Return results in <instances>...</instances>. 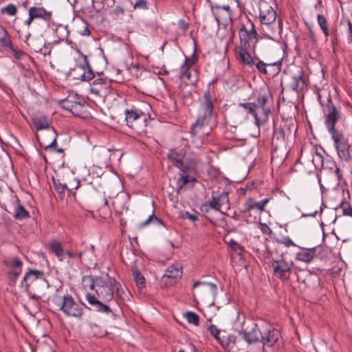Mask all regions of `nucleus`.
I'll return each mask as SVG.
<instances>
[{
    "mask_svg": "<svg viewBox=\"0 0 352 352\" xmlns=\"http://www.w3.org/2000/svg\"><path fill=\"white\" fill-rule=\"evenodd\" d=\"M214 105L212 101V95L209 90L204 94V102L201 104V113L197 121L190 129V134L192 138L197 136L202 138L207 136L211 132V127L208 126Z\"/></svg>",
    "mask_w": 352,
    "mask_h": 352,
    "instance_id": "1",
    "label": "nucleus"
},
{
    "mask_svg": "<svg viewBox=\"0 0 352 352\" xmlns=\"http://www.w3.org/2000/svg\"><path fill=\"white\" fill-rule=\"evenodd\" d=\"M276 13L268 3L260 4L259 19L261 23V33L265 37L276 41L280 34L282 26L280 23L276 24Z\"/></svg>",
    "mask_w": 352,
    "mask_h": 352,
    "instance_id": "2",
    "label": "nucleus"
},
{
    "mask_svg": "<svg viewBox=\"0 0 352 352\" xmlns=\"http://www.w3.org/2000/svg\"><path fill=\"white\" fill-rule=\"evenodd\" d=\"M55 307L67 316L80 318L83 315V308L69 294L63 297L54 296L52 299Z\"/></svg>",
    "mask_w": 352,
    "mask_h": 352,
    "instance_id": "3",
    "label": "nucleus"
},
{
    "mask_svg": "<svg viewBox=\"0 0 352 352\" xmlns=\"http://www.w3.org/2000/svg\"><path fill=\"white\" fill-rule=\"evenodd\" d=\"M45 285H48V283L45 278V274L43 271L38 270L29 269L21 282V287L25 288V292L39 291Z\"/></svg>",
    "mask_w": 352,
    "mask_h": 352,
    "instance_id": "4",
    "label": "nucleus"
},
{
    "mask_svg": "<svg viewBox=\"0 0 352 352\" xmlns=\"http://www.w3.org/2000/svg\"><path fill=\"white\" fill-rule=\"evenodd\" d=\"M296 131L294 124L285 122L280 123L274 122V133L272 138V144L275 149L285 146L286 140L292 136L293 132Z\"/></svg>",
    "mask_w": 352,
    "mask_h": 352,
    "instance_id": "5",
    "label": "nucleus"
},
{
    "mask_svg": "<svg viewBox=\"0 0 352 352\" xmlns=\"http://www.w3.org/2000/svg\"><path fill=\"white\" fill-rule=\"evenodd\" d=\"M84 280L89 283V288L95 289L97 298L103 302H110L114 298L113 290L107 285L105 280L101 277L87 276Z\"/></svg>",
    "mask_w": 352,
    "mask_h": 352,
    "instance_id": "6",
    "label": "nucleus"
},
{
    "mask_svg": "<svg viewBox=\"0 0 352 352\" xmlns=\"http://www.w3.org/2000/svg\"><path fill=\"white\" fill-rule=\"evenodd\" d=\"M125 120L126 124L133 129L137 133H142L145 131L142 126L139 124L142 122H146L148 113H145L142 110L133 107L131 109L125 110Z\"/></svg>",
    "mask_w": 352,
    "mask_h": 352,
    "instance_id": "7",
    "label": "nucleus"
},
{
    "mask_svg": "<svg viewBox=\"0 0 352 352\" xmlns=\"http://www.w3.org/2000/svg\"><path fill=\"white\" fill-rule=\"evenodd\" d=\"M338 156L341 161L348 162L351 158V145L342 132L331 135Z\"/></svg>",
    "mask_w": 352,
    "mask_h": 352,
    "instance_id": "8",
    "label": "nucleus"
},
{
    "mask_svg": "<svg viewBox=\"0 0 352 352\" xmlns=\"http://www.w3.org/2000/svg\"><path fill=\"white\" fill-rule=\"evenodd\" d=\"M272 267L275 277L282 281H286L289 279L292 271L293 263L286 261L283 255H281L280 258L277 259L272 258Z\"/></svg>",
    "mask_w": 352,
    "mask_h": 352,
    "instance_id": "9",
    "label": "nucleus"
},
{
    "mask_svg": "<svg viewBox=\"0 0 352 352\" xmlns=\"http://www.w3.org/2000/svg\"><path fill=\"white\" fill-rule=\"evenodd\" d=\"M325 125L331 135L342 132L336 128V124L341 118L340 111L335 107L331 100H328L326 106Z\"/></svg>",
    "mask_w": 352,
    "mask_h": 352,
    "instance_id": "10",
    "label": "nucleus"
},
{
    "mask_svg": "<svg viewBox=\"0 0 352 352\" xmlns=\"http://www.w3.org/2000/svg\"><path fill=\"white\" fill-rule=\"evenodd\" d=\"M236 113L240 116H243L244 119H248V116L251 114L255 119L256 124L259 126L266 122V115L263 116L258 109V105L253 102H245L239 104V109Z\"/></svg>",
    "mask_w": 352,
    "mask_h": 352,
    "instance_id": "11",
    "label": "nucleus"
},
{
    "mask_svg": "<svg viewBox=\"0 0 352 352\" xmlns=\"http://www.w3.org/2000/svg\"><path fill=\"white\" fill-rule=\"evenodd\" d=\"M182 267L178 263L168 267L161 278L160 283L165 287L174 285L182 277Z\"/></svg>",
    "mask_w": 352,
    "mask_h": 352,
    "instance_id": "12",
    "label": "nucleus"
},
{
    "mask_svg": "<svg viewBox=\"0 0 352 352\" xmlns=\"http://www.w3.org/2000/svg\"><path fill=\"white\" fill-rule=\"evenodd\" d=\"M3 264L8 267L6 272L7 283L10 287L16 285L19 276L21 274L23 262L18 257H14L11 261H4Z\"/></svg>",
    "mask_w": 352,
    "mask_h": 352,
    "instance_id": "13",
    "label": "nucleus"
},
{
    "mask_svg": "<svg viewBox=\"0 0 352 352\" xmlns=\"http://www.w3.org/2000/svg\"><path fill=\"white\" fill-rule=\"evenodd\" d=\"M261 342L267 346H273L277 344L279 346L282 342L280 341V333L278 329L271 327L270 324L261 326Z\"/></svg>",
    "mask_w": 352,
    "mask_h": 352,
    "instance_id": "14",
    "label": "nucleus"
},
{
    "mask_svg": "<svg viewBox=\"0 0 352 352\" xmlns=\"http://www.w3.org/2000/svg\"><path fill=\"white\" fill-rule=\"evenodd\" d=\"M239 36L240 38V45L238 47H245V48H251L250 41L255 39L253 45V50H254L255 44L257 42L258 34L255 30L254 25L251 23V28L248 30L244 24H241L239 28Z\"/></svg>",
    "mask_w": 352,
    "mask_h": 352,
    "instance_id": "15",
    "label": "nucleus"
},
{
    "mask_svg": "<svg viewBox=\"0 0 352 352\" xmlns=\"http://www.w3.org/2000/svg\"><path fill=\"white\" fill-rule=\"evenodd\" d=\"M70 75L73 76L75 79L83 81H89L94 78V73L91 69L86 56H85V63L76 65L70 71Z\"/></svg>",
    "mask_w": 352,
    "mask_h": 352,
    "instance_id": "16",
    "label": "nucleus"
},
{
    "mask_svg": "<svg viewBox=\"0 0 352 352\" xmlns=\"http://www.w3.org/2000/svg\"><path fill=\"white\" fill-rule=\"evenodd\" d=\"M198 286H200V288L196 291V293L201 298H206L209 296H214L217 294V287L214 283L196 281L194 283L192 288L194 289Z\"/></svg>",
    "mask_w": 352,
    "mask_h": 352,
    "instance_id": "17",
    "label": "nucleus"
},
{
    "mask_svg": "<svg viewBox=\"0 0 352 352\" xmlns=\"http://www.w3.org/2000/svg\"><path fill=\"white\" fill-rule=\"evenodd\" d=\"M250 48H245V47H237L236 48V55L237 60L243 65L253 68L254 66L256 57H252L248 50Z\"/></svg>",
    "mask_w": 352,
    "mask_h": 352,
    "instance_id": "18",
    "label": "nucleus"
},
{
    "mask_svg": "<svg viewBox=\"0 0 352 352\" xmlns=\"http://www.w3.org/2000/svg\"><path fill=\"white\" fill-rule=\"evenodd\" d=\"M56 135L55 131L48 129L46 132L41 135V139L37 137L41 146L43 147L45 150L53 148L56 145Z\"/></svg>",
    "mask_w": 352,
    "mask_h": 352,
    "instance_id": "19",
    "label": "nucleus"
},
{
    "mask_svg": "<svg viewBox=\"0 0 352 352\" xmlns=\"http://www.w3.org/2000/svg\"><path fill=\"white\" fill-rule=\"evenodd\" d=\"M109 86V81L105 78H98L92 82L89 90L91 94L100 96L106 93V90Z\"/></svg>",
    "mask_w": 352,
    "mask_h": 352,
    "instance_id": "20",
    "label": "nucleus"
},
{
    "mask_svg": "<svg viewBox=\"0 0 352 352\" xmlns=\"http://www.w3.org/2000/svg\"><path fill=\"white\" fill-rule=\"evenodd\" d=\"M261 327H258L257 324H255L254 327L252 328L250 331L241 330L239 332V335H241L243 339L248 344L261 341Z\"/></svg>",
    "mask_w": 352,
    "mask_h": 352,
    "instance_id": "21",
    "label": "nucleus"
},
{
    "mask_svg": "<svg viewBox=\"0 0 352 352\" xmlns=\"http://www.w3.org/2000/svg\"><path fill=\"white\" fill-rule=\"evenodd\" d=\"M270 198H265L260 201H255L253 199L249 198L243 205V212H250L252 210H257L260 213L264 211L265 205L269 202Z\"/></svg>",
    "mask_w": 352,
    "mask_h": 352,
    "instance_id": "22",
    "label": "nucleus"
},
{
    "mask_svg": "<svg viewBox=\"0 0 352 352\" xmlns=\"http://www.w3.org/2000/svg\"><path fill=\"white\" fill-rule=\"evenodd\" d=\"M86 300L90 305L94 306L96 310L98 311L107 314H110L112 311L110 307L106 304L107 302H103L102 300L97 298L94 295L87 293L86 294Z\"/></svg>",
    "mask_w": 352,
    "mask_h": 352,
    "instance_id": "23",
    "label": "nucleus"
},
{
    "mask_svg": "<svg viewBox=\"0 0 352 352\" xmlns=\"http://www.w3.org/2000/svg\"><path fill=\"white\" fill-rule=\"evenodd\" d=\"M186 154V152L183 148H171L167 154V158L175 167L181 166Z\"/></svg>",
    "mask_w": 352,
    "mask_h": 352,
    "instance_id": "24",
    "label": "nucleus"
},
{
    "mask_svg": "<svg viewBox=\"0 0 352 352\" xmlns=\"http://www.w3.org/2000/svg\"><path fill=\"white\" fill-rule=\"evenodd\" d=\"M28 14L31 15V18L42 19L45 21L50 23L52 21V12L47 11L43 7H30L28 10Z\"/></svg>",
    "mask_w": 352,
    "mask_h": 352,
    "instance_id": "25",
    "label": "nucleus"
},
{
    "mask_svg": "<svg viewBox=\"0 0 352 352\" xmlns=\"http://www.w3.org/2000/svg\"><path fill=\"white\" fill-rule=\"evenodd\" d=\"M307 86L306 79L303 71H300L299 74L294 76L290 82V87L296 93H299Z\"/></svg>",
    "mask_w": 352,
    "mask_h": 352,
    "instance_id": "26",
    "label": "nucleus"
},
{
    "mask_svg": "<svg viewBox=\"0 0 352 352\" xmlns=\"http://www.w3.org/2000/svg\"><path fill=\"white\" fill-rule=\"evenodd\" d=\"M84 245H85V243H81L79 245L76 246L75 252L68 250L65 254H66L70 258L78 257L80 260L82 259V256L86 254L87 252L93 254L94 252V247L93 245H86L85 249L82 250V248Z\"/></svg>",
    "mask_w": 352,
    "mask_h": 352,
    "instance_id": "27",
    "label": "nucleus"
},
{
    "mask_svg": "<svg viewBox=\"0 0 352 352\" xmlns=\"http://www.w3.org/2000/svg\"><path fill=\"white\" fill-rule=\"evenodd\" d=\"M196 182L197 178L195 176L179 174V177L176 182L175 191L177 194L181 193L184 189V186L188 183Z\"/></svg>",
    "mask_w": 352,
    "mask_h": 352,
    "instance_id": "28",
    "label": "nucleus"
},
{
    "mask_svg": "<svg viewBox=\"0 0 352 352\" xmlns=\"http://www.w3.org/2000/svg\"><path fill=\"white\" fill-rule=\"evenodd\" d=\"M322 168L324 170H327L332 173L337 182L340 181L342 177L341 170L333 160H327L325 162H322Z\"/></svg>",
    "mask_w": 352,
    "mask_h": 352,
    "instance_id": "29",
    "label": "nucleus"
},
{
    "mask_svg": "<svg viewBox=\"0 0 352 352\" xmlns=\"http://www.w3.org/2000/svg\"><path fill=\"white\" fill-rule=\"evenodd\" d=\"M316 248H303L296 254V259L305 263H310L316 255Z\"/></svg>",
    "mask_w": 352,
    "mask_h": 352,
    "instance_id": "30",
    "label": "nucleus"
},
{
    "mask_svg": "<svg viewBox=\"0 0 352 352\" xmlns=\"http://www.w3.org/2000/svg\"><path fill=\"white\" fill-rule=\"evenodd\" d=\"M179 169V174L182 175H188L192 176L197 175V170L196 168V164L193 162H184L182 163L181 166H177Z\"/></svg>",
    "mask_w": 352,
    "mask_h": 352,
    "instance_id": "31",
    "label": "nucleus"
},
{
    "mask_svg": "<svg viewBox=\"0 0 352 352\" xmlns=\"http://www.w3.org/2000/svg\"><path fill=\"white\" fill-rule=\"evenodd\" d=\"M53 184L55 190L58 193L59 197L60 199H63L65 192H67L68 195H70V194L73 193L72 188L69 187L68 184L63 183L60 181V179H55L53 178Z\"/></svg>",
    "mask_w": 352,
    "mask_h": 352,
    "instance_id": "32",
    "label": "nucleus"
},
{
    "mask_svg": "<svg viewBox=\"0 0 352 352\" xmlns=\"http://www.w3.org/2000/svg\"><path fill=\"white\" fill-rule=\"evenodd\" d=\"M76 103H75V105L72 109L71 113H72L74 116L83 118L85 117L86 114V109L87 107L85 105V101L82 98H78Z\"/></svg>",
    "mask_w": 352,
    "mask_h": 352,
    "instance_id": "33",
    "label": "nucleus"
},
{
    "mask_svg": "<svg viewBox=\"0 0 352 352\" xmlns=\"http://www.w3.org/2000/svg\"><path fill=\"white\" fill-rule=\"evenodd\" d=\"M268 100V96L267 95H258L257 98V104L256 105H258V109L261 113L263 116H265L266 114V121L268 119V114L270 112V110L265 108V104L267 102Z\"/></svg>",
    "mask_w": 352,
    "mask_h": 352,
    "instance_id": "34",
    "label": "nucleus"
},
{
    "mask_svg": "<svg viewBox=\"0 0 352 352\" xmlns=\"http://www.w3.org/2000/svg\"><path fill=\"white\" fill-rule=\"evenodd\" d=\"M50 249L58 257L59 261H63L65 252L63 245L59 241H52L50 244Z\"/></svg>",
    "mask_w": 352,
    "mask_h": 352,
    "instance_id": "35",
    "label": "nucleus"
},
{
    "mask_svg": "<svg viewBox=\"0 0 352 352\" xmlns=\"http://www.w3.org/2000/svg\"><path fill=\"white\" fill-rule=\"evenodd\" d=\"M78 100L77 95H69L67 98L60 100V104L63 109L71 112Z\"/></svg>",
    "mask_w": 352,
    "mask_h": 352,
    "instance_id": "36",
    "label": "nucleus"
},
{
    "mask_svg": "<svg viewBox=\"0 0 352 352\" xmlns=\"http://www.w3.org/2000/svg\"><path fill=\"white\" fill-rule=\"evenodd\" d=\"M131 272L134 280L138 288H144L146 286V280L143 275L141 274V272L135 266L131 267Z\"/></svg>",
    "mask_w": 352,
    "mask_h": 352,
    "instance_id": "37",
    "label": "nucleus"
},
{
    "mask_svg": "<svg viewBox=\"0 0 352 352\" xmlns=\"http://www.w3.org/2000/svg\"><path fill=\"white\" fill-rule=\"evenodd\" d=\"M282 63L280 60L267 63V74L266 75L274 76L278 74L281 70Z\"/></svg>",
    "mask_w": 352,
    "mask_h": 352,
    "instance_id": "38",
    "label": "nucleus"
},
{
    "mask_svg": "<svg viewBox=\"0 0 352 352\" xmlns=\"http://www.w3.org/2000/svg\"><path fill=\"white\" fill-rule=\"evenodd\" d=\"M29 217V212L21 204H19L14 210V217L16 219L21 220L28 219Z\"/></svg>",
    "mask_w": 352,
    "mask_h": 352,
    "instance_id": "39",
    "label": "nucleus"
},
{
    "mask_svg": "<svg viewBox=\"0 0 352 352\" xmlns=\"http://www.w3.org/2000/svg\"><path fill=\"white\" fill-rule=\"evenodd\" d=\"M33 124L36 130L49 128V122L45 117L35 118L33 120Z\"/></svg>",
    "mask_w": 352,
    "mask_h": 352,
    "instance_id": "40",
    "label": "nucleus"
},
{
    "mask_svg": "<svg viewBox=\"0 0 352 352\" xmlns=\"http://www.w3.org/2000/svg\"><path fill=\"white\" fill-rule=\"evenodd\" d=\"M337 209H340L343 215L352 217V207L349 201L342 200Z\"/></svg>",
    "mask_w": 352,
    "mask_h": 352,
    "instance_id": "41",
    "label": "nucleus"
},
{
    "mask_svg": "<svg viewBox=\"0 0 352 352\" xmlns=\"http://www.w3.org/2000/svg\"><path fill=\"white\" fill-rule=\"evenodd\" d=\"M317 21L324 34L327 38L329 35V31L326 18L322 14H318Z\"/></svg>",
    "mask_w": 352,
    "mask_h": 352,
    "instance_id": "42",
    "label": "nucleus"
},
{
    "mask_svg": "<svg viewBox=\"0 0 352 352\" xmlns=\"http://www.w3.org/2000/svg\"><path fill=\"white\" fill-rule=\"evenodd\" d=\"M236 341V338L234 335H228L226 338L223 336V339L220 342V344L223 348H227L229 345L232 344L235 345Z\"/></svg>",
    "mask_w": 352,
    "mask_h": 352,
    "instance_id": "43",
    "label": "nucleus"
},
{
    "mask_svg": "<svg viewBox=\"0 0 352 352\" xmlns=\"http://www.w3.org/2000/svg\"><path fill=\"white\" fill-rule=\"evenodd\" d=\"M184 316L189 323L193 324L196 326L199 325V317L195 313L192 311H187L186 313H185Z\"/></svg>",
    "mask_w": 352,
    "mask_h": 352,
    "instance_id": "44",
    "label": "nucleus"
},
{
    "mask_svg": "<svg viewBox=\"0 0 352 352\" xmlns=\"http://www.w3.org/2000/svg\"><path fill=\"white\" fill-rule=\"evenodd\" d=\"M17 12V8L15 5L10 3L1 9V13H6L9 16H14Z\"/></svg>",
    "mask_w": 352,
    "mask_h": 352,
    "instance_id": "45",
    "label": "nucleus"
},
{
    "mask_svg": "<svg viewBox=\"0 0 352 352\" xmlns=\"http://www.w3.org/2000/svg\"><path fill=\"white\" fill-rule=\"evenodd\" d=\"M208 330L210 334L217 340L220 344L221 340L223 339V336H220L221 331L214 324L210 325Z\"/></svg>",
    "mask_w": 352,
    "mask_h": 352,
    "instance_id": "46",
    "label": "nucleus"
},
{
    "mask_svg": "<svg viewBox=\"0 0 352 352\" xmlns=\"http://www.w3.org/2000/svg\"><path fill=\"white\" fill-rule=\"evenodd\" d=\"M275 241L276 243L283 245L287 248L296 245L293 241L289 236H284L281 238L276 237Z\"/></svg>",
    "mask_w": 352,
    "mask_h": 352,
    "instance_id": "47",
    "label": "nucleus"
},
{
    "mask_svg": "<svg viewBox=\"0 0 352 352\" xmlns=\"http://www.w3.org/2000/svg\"><path fill=\"white\" fill-rule=\"evenodd\" d=\"M151 221L156 222L159 225H162L163 224V222H162V219H160V218L157 217L155 215L154 212H153L152 214L150 215L146 220H145L144 221H143L142 223H140V227H141V228L145 227L147 225H148L149 223L151 222Z\"/></svg>",
    "mask_w": 352,
    "mask_h": 352,
    "instance_id": "48",
    "label": "nucleus"
},
{
    "mask_svg": "<svg viewBox=\"0 0 352 352\" xmlns=\"http://www.w3.org/2000/svg\"><path fill=\"white\" fill-rule=\"evenodd\" d=\"M256 60L254 63V66L256 67V69L263 74H267V63H264L263 60H260L259 58L256 56Z\"/></svg>",
    "mask_w": 352,
    "mask_h": 352,
    "instance_id": "49",
    "label": "nucleus"
},
{
    "mask_svg": "<svg viewBox=\"0 0 352 352\" xmlns=\"http://www.w3.org/2000/svg\"><path fill=\"white\" fill-rule=\"evenodd\" d=\"M116 289L117 291V294L120 298H121L123 300H129L130 293L129 290L122 288L121 285L117 287Z\"/></svg>",
    "mask_w": 352,
    "mask_h": 352,
    "instance_id": "50",
    "label": "nucleus"
},
{
    "mask_svg": "<svg viewBox=\"0 0 352 352\" xmlns=\"http://www.w3.org/2000/svg\"><path fill=\"white\" fill-rule=\"evenodd\" d=\"M191 67H190L187 63H184V64L181 66L180 68V78H186L188 80L190 78V73L189 69Z\"/></svg>",
    "mask_w": 352,
    "mask_h": 352,
    "instance_id": "51",
    "label": "nucleus"
},
{
    "mask_svg": "<svg viewBox=\"0 0 352 352\" xmlns=\"http://www.w3.org/2000/svg\"><path fill=\"white\" fill-rule=\"evenodd\" d=\"M230 247L232 250L236 252L239 255L242 254V253L243 252V248L234 239L230 240Z\"/></svg>",
    "mask_w": 352,
    "mask_h": 352,
    "instance_id": "52",
    "label": "nucleus"
},
{
    "mask_svg": "<svg viewBox=\"0 0 352 352\" xmlns=\"http://www.w3.org/2000/svg\"><path fill=\"white\" fill-rule=\"evenodd\" d=\"M44 42L43 39H36L32 42L31 47L35 52H40L42 51Z\"/></svg>",
    "mask_w": 352,
    "mask_h": 352,
    "instance_id": "53",
    "label": "nucleus"
},
{
    "mask_svg": "<svg viewBox=\"0 0 352 352\" xmlns=\"http://www.w3.org/2000/svg\"><path fill=\"white\" fill-rule=\"evenodd\" d=\"M207 204L212 209H214L216 211H220L221 207L217 201V197L212 196L211 200L207 202Z\"/></svg>",
    "mask_w": 352,
    "mask_h": 352,
    "instance_id": "54",
    "label": "nucleus"
},
{
    "mask_svg": "<svg viewBox=\"0 0 352 352\" xmlns=\"http://www.w3.org/2000/svg\"><path fill=\"white\" fill-rule=\"evenodd\" d=\"M217 201L220 204L221 207L223 205H226L229 203L228 192H223L219 196L217 197Z\"/></svg>",
    "mask_w": 352,
    "mask_h": 352,
    "instance_id": "55",
    "label": "nucleus"
},
{
    "mask_svg": "<svg viewBox=\"0 0 352 352\" xmlns=\"http://www.w3.org/2000/svg\"><path fill=\"white\" fill-rule=\"evenodd\" d=\"M107 285L113 290L116 289L117 287L120 286V284L113 277H110L108 274H107Z\"/></svg>",
    "mask_w": 352,
    "mask_h": 352,
    "instance_id": "56",
    "label": "nucleus"
},
{
    "mask_svg": "<svg viewBox=\"0 0 352 352\" xmlns=\"http://www.w3.org/2000/svg\"><path fill=\"white\" fill-rule=\"evenodd\" d=\"M134 9L147 10V1L146 0H138L133 6Z\"/></svg>",
    "mask_w": 352,
    "mask_h": 352,
    "instance_id": "57",
    "label": "nucleus"
},
{
    "mask_svg": "<svg viewBox=\"0 0 352 352\" xmlns=\"http://www.w3.org/2000/svg\"><path fill=\"white\" fill-rule=\"evenodd\" d=\"M260 229L263 234H268L270 235L272 233V229L265 223H260Z\"/></svg>",
    "mask_w": 352,
    "mask_h": 352,
    "instance_id": "58",
    "label": "nucleus"
},
{
    "mask_svg": "<svg viewBox=\"0 0 352 352\" xmlns=\"http://www.w3.org/2000/svg\"><path fill=\"white\" fill-rule=\"evenodd\" d=\"M183 217L186 218V219H190V221H192L193 222H195V221H197L198 220V216L197 214H191L189 212H186L183 214Z\"/></svg>",
    "mask_w": 352,
    "mask_h": 352,
    "instance_id": "59",
    "label": "nucleus"
},
{
    "mask_svg": "<svg viewBox=\"0 0 352 352\" xmlns=\"http://www.w3.org/2000/svg\"><path fill=\"white\" fill-rule=\"evenodd\" d=\"M11 50L14 52V58L16 59H21L25 55V52L22 50H16L13 47H11Z\"/></svg>",
    "mask_w": 352,
    "mask_h": 352,
    "instance_id": "60",
    "label": "nucleus"
},
{
    "mask_svg": "<svg viewBox=\"0 0 352 352\" xmlns=\"http://www.w3.org/2000/svg\"><path fill=\"white\" fill-rule=\"evenodd\" d=\"M196 61L197 57L195 56L194 53L193 55L190 58L186 56L184 63H187L190 67H192L196 63Z\"/></svg>",
    "mask_w": 352,
    "mask_h": 352,
    "instance_id": "61",
    "label": "nucleus"
},
{
    "mask_svg": "<svg viewBox=\"0 0 352 352\" xmlns=\"http://www.w3.org/2000/svg\"><path fill=\"white\" fill-rule=\"evenodd\" d=\"M124 13V10L120 7V6H117L113 11H112V14L115 16H119L122 14H123Z\"/></svg>",
    "mask_w": 352,
    "mask_h": 352,
    "instance_id": "62",
    "label": "nucleus"
},
{
    "mask_svg": "<svg viewBox=\"0 0 352 352\" xmlns=\"http://www.w3.org/2000/svg\"><path fill=\"white\" fill-rule=\"evenodd\" d=\"M0 41L1 43V44L5 46V47H12V42L10 41V39L6 36H4L3 38H1L0 39Z\"/></svg>",
    "mask_w": 352,
    "mask_h": 352,
    "instance_id": "63",
    "label": "nucleus"
},
{
    "mask_svg": "<svg viewBox=\"0 0 352 352\" xmlns=\"http://www.w3.org/2000/svg\"><path fill=\"white\" fill-rule=\"evenodd\" d=\"M85 25L83 27V29L79 31V33L82 36H89L90 34V30L88 25L85 23Z\"/></svg>",
    "mask_w": 352,
    "mask_h": 352,
    "instance_id": "64",
    "label": "nucleus"
}]
</instances>
